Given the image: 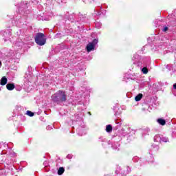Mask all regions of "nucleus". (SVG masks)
Here are the masks:
<instances>
[{
    "label": "nucleus",
    "instance_id": "f257e3e1",
    "mask_svg": "<svg viewBox=\"0 0 176 176\" xmlns=\"http://www.w3.org/2000/svg\"><path fill=\"white\" fill-rule=\"evenodd\" d=\"M52 100L54 102H56V104L65 102L67 101V94H65V91L59 90L52 96Z\"/></svg>",
    "mask_w": 176,
    "mask_h": 176
},
{
    "label": "nucleus",
    "instance_id": "f03ea898",
    "mask_svg": "<svg viewBox=\"0 0 176 176\" xmlns=\"http://www.w3.org/2000/svg\"><path fill=\"white\" fill-rule=\"evenodd\" d=\"M34 41L39 46H43L46 43V36L43 33H37L34 37Z\"/></svg>",
    "mask_w": 176,
    "mask_h": 176
},
{
    "label": "nucleus",
    "instance_id": "7ed1b4c3",
    "mask_svg": "<svg viewBox=\"0 0 176 176\" xmlns=\"http://www.w3.org/2000/svg\"><path fill=\"white\" fill-rule=\"evenodd\" d=\"M98 43V39H94V41L91 43H89L87 45V52L88 53H90L91 50H94V47H96V45Z\"/></svg>",
    "mask_w": 176,
    "mask_h": 176
},
{
    "label": "nucleus",
    "instance_id": "20e7f679",
    "mask_svg": "<svg viewBox=\"0 0 176 176\" xmlns=\"http://www.w3.org/2000/svg\"><path fill=\"white\" fill-rule=\"evenodd\" d=\"M6 83H8V78H6V77L3 76L1 79V86H5V85H6Z\"/></svg>",
    "mask_w": 176,
    "mask_h": 176
},
{
    "label": "nucleus",
    "instance_id": "39448f33",
    "mask_svg": "<svg viewBox=\"0 0 176 176\" xmlns=\"http://www.w3.org/2000/svg\"><path fill=\"white\" fill-rule=\"evenodd\" d=\"M6 88L8 89V90L12 91L14 89V84H12V83L7 84Z\"/></svg>",
    "mask_w": 176,
    "mask_h": 176
},
{
    "label": "nucleus",
    "instance_id": "423d86ee",
    "mask_svg": "<svg viewBox=\"0 0 176 176\" xmlns=\"http://www.w3.org/2000/svg\"><path fill=\"white\" fill-rule=\"evenodd\" d=\"M154 141H155V142H162V138H160V135H156L154 137Z\"/></svg>",
    "mask_w": 176,
    "mask_h": 176
},
{
    "label": "nucleus",
    "instance_id": "0eeeda50",
    "mask_svg": "<svg viewBox=\"0 0 176 176\" xmlns=\"http://www.w3.org/2000/svg\"><path fill=\"white\" fill-rule=\"evenodd\" d=\"M157 122L161 124V126H164L166 124V120L159 118Z\"/></svg>",
    "mask_w": 176,
    "mask_h": 176
},
{
    "label": "nucleus",
    "instance_id": "6e6552de",
    "mask_svg": "<svg viewBox=\"0 0 176 176\" xmlns=\"http://www.w3.org/2000/svg\"><path fill=\"white\" fill-rule=\"evenodd\" d=\"M65 171V169H64L63 167H60L59 169L58 170V175H63Z\"/></svg>",
    "mask_w": 176,
    "mask_h": 176
},
{
    "label": "nucleus",
    "instance_id": "1a4fd4ad",
    "mask_svg": "<svg viewBox=\"0 0 176 176\" xmlns=\"http://www.w3.org/2000/svg\"><path fill=\"white\" fill-rule=\"evenodd\" d=\"M106 131H107V133H111L112 132V125H111V124L107 125Z\"/></svg>",
    "mask_w": 176,
    "mask_h": 176
},
{
    "label": "nucleus",
    "instance_id": "9d476101",
    "mask_svg": "<svg viewBox=\"0 0 176 176\" xmlns=\"http://www.w3.org/2000/svg\"><path fill=\"white\" fill-rule=\"evenodd\" d=\"M142 98V94H139L135 96V101H141Z\"/></svg>",
    "mask_w": 176,
    "mask_h": 176
},
{
    "label": "nucleus",
    "instance_id": "9b49d317",
    "mask_svg": "<svg viewBox=\"0 0 176 176\" xmlns=\"http://www.w3.org/2000/svg\"><path fill=\"white\" fill-rule=\"evenodd\" d=\"M26 115H28V116L32 117V116H34V114L31 111H26Z\"/></svg>",
    "mask_w": 176,
    "mask_h": 176
},
{
    "label": "nucleus",
    "instance_id": "f8f14e48",
    "mask_svg": "<svg viewBox=\"0 0 176 176\" xmlns=\"http://www.w3.org/2000/svg\"><path fill=\"white\" fill-rule=\"evenodd\" d=\"M142 73L144 74H148V68H146V67H143V68L142 69Z\"/></svg>",
    "mask_w": 176,
    "mask_h": 176
},
{
    "label": "nucleus",
    "instance_id": "ddd939ff",
    "mask_svg": "<svg viewBox=\"0 0 176 176\" xmlns=\"http://www.w3.org/2000/svg\"><path fill=\"white\" fill-rule=\"evenodd\" d=\"M162 141V142H168V138L162 137V138H161V142Z\"/></svg>",
    "mask_w": 176,
    "mask_h": 176
},
{
    "label": "nucleus",
    "instance_id": "4468645a",
    "mask_svg": "<svg viewBox=\"0 0 176 176\" xmlns=\"http://www.w3.org/2000/svg\"><path fill=\"white\" fill-rule=\"evenodd\" d=\"M168 28H167V27H165L163 29L164 32H166V31H168Z\"/></svg>",
    "mask_w": 176,
    "mask_h": 176
},
{
    "label": "nucleus",
    "instance_id": "2eb2a0df",
    "mask_svg": "<svg viewBox=\"0 0 176 176\" xmlns=\"http://www.w3.org/2000/svg\"><path fill=\"white\" fill-rule=\"evenodd\" d=\"M173 89H175V90H176V83H175V84L173 85Z\"/></svg>",
    "mask_w": 176,
    "mask_h": 176
},
{
    "label": "nucleus",
    "instance_id": "dca6fc26",
    "mask_svg": "<svg viewBox=\"0 0 176 176\" xmlns=\"http://www.w3.org/2000/svg\"><path fill=\"white\" fill-rule=\"evenodd\" d=\"M2 67V62L0 61V68Z\"/></svg>",
    "mask_w": 176,
    "mask_h": 176
},
{
    "label": "nucleus",
    "instance_id": "f3484780",
    "mask_svg": "<svg viewBox=\"0 0 176 176\" xmlns=\"http://www.w3.org/2000/svg\"><path fill=\"white\" fill-rule=\"evenodd\" d=\"M0 148H1V145H0Z\"/></svg>",
    "mask_w": 176,
    "mask_h": 176
}]
</instances>
